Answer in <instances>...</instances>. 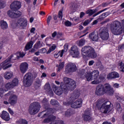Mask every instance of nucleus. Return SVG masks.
Returning <instances> with one entry per match:
<instances>
[{
    "mask_svg": "<svg viewBox=\"0 0 124 124\" xmlns=\"http://www.w3.org/2000/svg\"><path fill=\"white\" fill-rule=\"evenodd\" d=\"M50 104H51V105H58L59 102L55 99H51L50 101Z\"/></svg>",
    "mask_w": 124,
    "mask_h": 124,
    "instance_id": "45",
    "label": "nucleus"
},
{
    "mask_svg": "<svg viewBox=\"0 0 124 124\" xmlns=\"http://www.w3.org/2000/svg\"><path fill=\"white\" fill-rule=\"evenodd\" d=\"M81 53L83 56L89 57L92 59H95L97 57V54L95 53L94 48L90 46H86L82 47Z\"/></svg>",
    "mask_w": 124,
    "mask_h": 124,
    "instance_id": "4",
    "label": "nucleus"
},
{
    "mask_svg": "<svg viewBox=\"0 0 124 124\" xmlns=\"http://www.w3.org/2000/svg\"><path fill=\"white\" fill-rule=\"evenodd\" d=\"M124 45H122V46H119V51H124Z\"/></svg>",
    "mask_w": 124,
    "mask_h": 124,
    "instance_id": "56",
    "label": "nucleus"
},
{
    "mask_svg": "<svg viewBox=\"0 0 124 124\" xmlns=\"http://www.w3.org/2000/svg\"><path fill=\"white\" fill-rule=\"evenodd\" d=\"M17 27L21 29H25L28 26V20L25 18H20L16 23Z\"/></svg>",
    "mask_w": 124,
    "mask_h": 124,
    "instance_id": "13",
    "label": "nucleus"
},
{
    "mask_svg": "<svg viewBox=\"0 0 124 124\" xmlns=\"http://www.w3.org/2000/svg\"><path fill=\"white\" fill-rule=\"evenodd\" d=\"M14 57L13 54H12L9 58H8L6 60L3 62L2 63L0 64V66L4 70L5 69H7V68H9V67H11L12 66V64H9V62L12 61H15L16 60V58H12Z\"/></svg>",
    "mask_w": 124,
    "mask_h": 124,
    "instance_id": "9",
    "label": "nucleus"
},
{
    "mask_svg": "<svg viewBox=\"0 0 124 124\" xmlns=\"http://www.w3.org/2000/svg\"><path fill=\"white\" fill-rule=\"evenodd\" d=\"M44 89L45 90V91H46V92H47V91H49V90H51V86H50L49 84L48 83H46L45 86H44Z\"/></svg>",
    "mask_w": 124,
    "mask_h": 124,
    "instance_id": "41",
    "label": "nucleus"
},
{
    "mask_svg": "<svg viewBox=\"0 0 124 124\" xmlns=\"http://www.w3.org/2000/svg\"><path fill=\"white\" fill-rule=\"evenodd\" d=\"M56 110L55 108H49L46 109V111H43V112H41L39 114H38V117L40 116V115H42V113L44 112H46V113H45L44 115L42 117V118H45L46 116H49V114H54L56 112Z\"/></svg>",
    "mask_w": 124,
    "mask_h": 124,
    "instance_id": "18",
    "label": "nucleus"
},
{
    "mask_svg": "<svg viewBox=\"0 0 124 124\" xmlns=\"http://www.w3.org/2000/svg\"><path fill=\"white\" fill-rule=\"evenodd\" d=\"M96 12H97V9H90L87 10V11H86V13L87 14H88L89 16H92V15H93V14H94V13H96Z\"/></svg>",
    "mask_w": 124,
    "mask_h": 124,
    "instance_id": "32",
    "label": "nucleus"
},
{
    "mask_svg": "<svg viewBox=\"0 0 124 124\" xmlns=\"http://www.w3.org/2000/svg\"><path fill=\"white\" fill-rule=\"evenodd\" d=\"M71 107L72 108H80L82 107V99H78L75 102H71Z\"/></svg>",
    "mask_w": 124,
    "mask_h": 124,
    "instance_id": "16",
    "label": "nucleus"
},
{
    "mask_svg": "<svg viewBox=\"0 0 124 124\" xmlns=\"http://www.w3.org/2000/svg\"><path fill=\"white\" fill-rule=\"evenodd\" d=\"M16 123L19 124H28V121L23 119H19Z\"/></svg>",
    "mask_w": 124,
    "mask_h": 124,
    "instance_id": "37",
    "label": "nucleus"
},
{
    "mask_svg": "<svg viewBox=\"0 0 124 124\" xmlns=\"http://www.w3.org/2000/svg\"><path fill=\"white\" fill-rule=\"evenodd\" d=\"M19 84V79L17 78H14L12 82H8L5 85V88L7 90H10V89H13L14 87L18 86Z\"/></svg>",
    "mask_w": 124,
    "mask_h": 124,
    "instance_id": "12",
    "label": "nucleus"
},
{
    "mask_svg": "<svg viewBox=\"0 0 124 124\" xmlns=\"http://www.w3.org/2000/svg\"><path fill=\"white\" fill-rule=\"evenodd\" d=\"M115 109L116 111L118 112V113H122V111H123V108H122L121 104H120L119 103H116Z\"/></svg>",
    "mask_w": 124,
    "mask_h": 124,
    "instance_id": "31",
    "label": "nucleus"
},
{
    "mask_svg": "<svg viewBox=\"0 0 124 124\" xmlns=\"http://www.w3.org/2000/svg\"><path fill=\"white\" fill-rule=\"evenodd\" d=\"M100 36L103 40H108L109 38L108 29L104 28L100 33Z\"/></svg>",
    "mask_w": 124,
    "mask_h": 124,
    "instance_id": "14",
    "label": "nucleus"
},
{
    "mask_svg": "<svg viewBox=\"0 0 124 124\" xmlns=\"http://www.w3.org/2000/svg\"><path fill=\"white\" fill-rule=\"evenodd\" d=\"M79 96H80V92L78 90H75L73 93L71 94L70 99H71L72 101H73V100L77 99Z\"/></svg>",
    "mask_w": 124,
    "mask_h": 124,
    "instance_id": "24",
    "label": "nucleus"
},
{
    "mask_svg": "<svg viewBox=\"0 0 124 124\" xmlns=\"http://www.w3.org/2000/svg\"><path fill=\"white\" fill-rule=\"evenodd\" d=\"M21 2L18 1H15L11 4V8L12 11H8L7 14L11 18H18L21 15L22 13L18 11V9L21 8Z\"/></svg>",
    "mask_w": 124,
    "mask_h": 124,
    "instance_id": "3",
    "label": "nucleus"
},
{
    "mask_svg": "<svg viewBox=\"0 0 124 124\" xmlns=\"http://www.w3.org/2000/svg\"><path fill=\"white\" fill-rule=\"evenodd\" d=\"M120 86V84H118V83H115L113 84V88H115V89H118L119 88Z\"/></svg>",
    "mask_w": 124,
    "mask_h": 124,
    "instance_id": "59",
    "label": "nucleus"
},
{
    "mask_svg": "<svg viewBox=\"0 0 124 124\" xmlns=\"http://www.w3.org/2000/svg\"><path fill=\"white\" fill-rule=\"evenodd\" d=\"M55 122H56V124H63V121L62 120H57L55 121Z\"/></svg>",
    "mask_w": 124,
    "mask_h": 124,
    "instance_id": "58",
    "label": "nucleus"
},
{
    "mask_svg": "<svg viewBox=\"0 0 124 124\" xmlns=\"http://www.w3.org/2000/svg\"><path fill=\"white\" fill-rule=\"evenodd\" d=\"M0 26L2 30H6V29L8 28L7 23L4 20H1L0 21Z\"/></svg>",
    "mask_w": 124,
    "mask_h": 124,
    "instance_id": "30",
    "label": "nucleus"
},
{
    "mask_svg": "<svg viewBox=\"0 0 124 124\" xmlns=\"http://www.w3.org/2000/svg\"><path fill=\"white\" fill-rule=\"evenodd\" d=\"M85 44V40L81 39L78 44V46H83Z\"/></svg>",
    "mask_w": 124,
    "mask_h": 124,
    "instance_id": "48",
    "label": "nucleus"
},
{
    "mask_svg": "<svg viewBox=\"0 0 124 124\" xmlns=\"http://www.w3.org/2000/svg\"><path fill=\"white\" fill-rule=\"evenodd\" d=\"M8 111H9L10 114H11V115H14V112H13V110H12V109H11V108H8Z\"/></svg>",
    "mask_w": 124,
    "mask_h": 124,
    "instance_id": "62",
    "label": "nucleus"
},
{
    "mask_svg": "<svg viewBox=\"0 0 124 124\" xmlns=\"http://www.w3.org/2000/svg\"><path fill=\"white\" fill-rule=\"evenodd\" d=\"M56 48H57V46H56L55 45H53L49 48V50L47 51V52H46L47 55H48V54H50L51 52L55 51V50H56Z\"/></svg>",
    "mask_w": 124,
    "mask_h": 124,
    "instance_id": "34",
    "label": "nucleus"
},
{
    "mask_svg": "<svg viewBox=\"0 0 124 124\" xmlns=\"http://www.w3.org/2000/svg\"><path fill=\"white\" fill-rule=\"evenodd\" d=\"M78 69L76 64L74 63H69L66 66L65 69V72L66 74L71 73L72 72H75Z\"/></svg>",
    "mask_w": 124,
    "mask_h": 124,
    "instance_id": "11",
    "label": "nucleus"
},
{
    "mask_svg": "<svg viewBox=\"0 0 124 124\" xmlns=\"http://www.w3.org/2000/svg\"><path fill=\"white\" fill-rule=\"evenodd\" d=\"M82 119L85 122H89L92 120V115L89 110H85L84 114L82 115Z\"/></svg>",
    "mask_w": 124,
    "mask_h": 124,
    "instance_id": "17",
    "label": "nucleus"
},
{
    "mask_svg": "<svg viewBox=\"0 0 124 124\" xmlns=\"http://www.w3.org/2000/svg\"><path fill=\"white\" fill-rule=\"evenodd\" d=\"M41 46H42V45H41L40 41H39L34 45V48L35 49H38V48H40Z\"/></svg>",
    "mask_w": 124,
    "mask_h": 124,
    "instance_id": "40",
    "label": "nucleus"
},
{
    "mask_svg": "<svg viewBox=\"0 0 124 124\" xmlns=\"http://www.w3.org/2000/svg\"><path fill=\"white\" fill-rule=\"evenodd\" d=\"M99 70H101V71L104 70V69H105V67L103 65H100L99 66Z\"/></svg>",
    "mask_w": 124,
    "mask_h": 124,
    "instance_id": "57",
    "label": "nucleus"
},
{
    "mask_svg": "<svg viewBox=\"0 0 124 124\" xmlns=\"http://www.w3.org/2000/svg\"><path fill=\"white\" fill-rule=\"evenodd\" d=\"M120 77V75L119 73L116 72H112L109 73L107 76V78L109 80H112V79H116V78H119Z\"/></svg>",
    "mask_w": 124,
    "mask_h": 124,
    "instance_id": "23",
    "label": "nucleus"
},
{
    "mask_svg": "<svg viewBox=\"0 0 124 124\" xmlns=\"http://www.w3.org/2000/svg\"><path fill=\"white\" fill-rule=\"evenodd\" d=\"M64 24L66 27H71V25H72L71 22L69 21H67L65 22Z\"/></svg>",
    "mask_w": 124,
    "mask_h": 124,
    "instance_id": "51",
    "label": "nucleus"
},
{
    "mask_svg": "<svg viewBox=\"0 0 124 124\" xmlns=\"http://www.w3.org/2000/svg\"><path fill=\"white\" fill-rule=\"evenodd\" d=\"M71 101H72V100H71V99H70L69 102H63V105H66V106H68V105H71Z\"/></svg>",
    "mask_w": 124,
    "mask_h": 124,
    "instance_id": "49",
    "label": "nucleus"
},
{
    "mask_svg": "<svg viewBox=\"0 0 124 124\" xmlns=\"http://www.w3.org/2000/svg\"><path fill=\"white\" fill-rule=\"evenodd\" d=\"M40 52L42 53V54H44V53H46V49L43 48L40 50Z\"/></svg>",
    "mask_w": 124,
    "mask_h": 124,
    "instance_id": "63",
    "label": "nucleus"
},
{
    "mask_svg": "<svg viewBox=\"0 0 124 124\" xmlns=\"http://www.w3.org/2000/svg\"><path fill=\"white\" fill-rule=\"evenodd\" d=\"M32 45H33V42L31 41L29 42L25 46V49L28 51V50H30V49H31L32 47Z\"/></svg>",
    "mask_w": 124,
    "mask_h": 124,
    "instance_id": "33",
    "label": "nucleus"
},
{
    "mask_svg": "<svg viewBox=\"0 0 124 124\" xmlns=\"http://www.w3.org/2000/svg\"><path fill=\"white\" fill-rule=\"evenodd\" d=\"M51 20H52V16H49L47 18L46 21L48 26L50 25V21H51Z\"/></svg>",
    "mask_w": 124,
    "mask_h": 124,
    "instance_id": "53",
    "label": "nucleus"
},
{
    "mask_svg": "<svg viewBox=\"0 0 124 124\" xmlns=\"http://www.w3.org/2000/svg\"><path fill=\"white\" fill-rule=\"evenodd\" d=\"M105 10H107V8L104 9L102 10H101V11L98 12L97 13H96V14H95L94 15H93V17H95V16H97V15H99V14H100V13H102V12H104V11H105Z\"/></svg>",
    "mask_w": 124,
    "mask_h": 124,
    "instance_id": "47",
    "label": "nucleus"
},
{
    "mask_svg": "<svg viewBox=\"0 0 124 124\" xmlns=\"http://www.w3.org/2000/svg\"><path fill=\"white\" fill-rule=\"evenodd\" d=\"M108 15H109V12L104 13L99 16V19H103L104 17H107Z\"/></svg>",
    "mask_w": 124,
    "mask_h": 124,
    "instance_id": "43",
    "label": "nucleus"
},
{
    "mask_svg": "<svg viewBox=\"0 0 124 124\" xmlns=\"http://www.w3.org/2000/svg\"><path fill=\"white\" fill-rule=\"evenodd\" d=\"M13 92L12 91H9L8 93L5 94L4 96H11V95H13Z\"/></svg>",
    "mask_w": 124,
    "mask_h": 124,
    "instance_id": "50",
    "label": "nucleus"
},
{
    "mask_svg": "<svg viewBox=\"0 0 124 124\" xmlns=\"http://www.w3.org/2000/svg\"><path fill=\"white\" fill-rule=\"evenodd\" d=\"M96 107L98 108H100V111L104 114H107L111 111V102L110 101L105 102L101 106V101H97Z\"/></svg>",
    "mask_w": 124,
    "mask_h": 124,
    "instance_id": "5",
    "label": "nucleus"
},
{
    "mask_svg": "<svg viewBox=\"0 0 124 124\" xmlns=\"http://www.w3.org/2000/svg\"><path fill=\"white\" fill-rule=\"evenodd\" d=\"M3 84V78L1 76H0V85Z\"/></svg>",
    "mask_w": 124,
    "mask_h": 124,
    "instance_id": "60",
    "label": "nucleus"
},
{
    "mask_svg": "<svg viewBox=\"0 0 124 124\" xmlns=\"http://www.w3.org/2000/svg\"><path fill=\"white\" fill-rule=\"evenodd\" d=\"M46 93L48 95L50 96L51 97L54 96V93H53V91H52V89H49L46 91Z\"/></svg>",
    "mask_w": 124,
    "mask_h": 124,
    "instance_id": "44",
    "label": "nucleus"
},
{
    "mask_svg": "<svg viewBox=\"0 0 124 124\" xmlns=\"http://www.w3.org/2000/svg\"><path fill=\"white\" fill-rule=\"evenodd\" d=\"M41 106L38 102L31 103L29 107L28 112L30 115H35L36 113L39 112Z\"/></svg>",
    "mask_w": 124,
    "mask_h": 124,
    "instance_id": "7",
    "label": "nucleus"
},
{
    "mask_svg": "<svg viewBox=\"0 0 124 124\" xmlns=\"http://www.w3.org/2000/svg\"><path fill=\"white\" fill-rule=\"evenodd\" d=\"M63 82H61L60 87H55L54 93L57 95H61L64 92L65 93H67L69 91H73L76 89V82L69 78L64 77Z\"/></svg>",
    "mask_w": 124,
    "mask_h": 124,
    "instance_id": "2",
    "label": "nucleus"
},
{
    "mask_svg": "<svg viewBox=\"0 0 124 124\" xmlns=\"http://www.w3.org/2000/svg\"><path fill=\"white\" fill-rule=\"evenodd\" d=\"M58 18H59L60 20H62V12L59 11L58 13Z\"/></svg>",
    "mask_w": 124,
    "mask_h": 124,
    "instance_id": "54",
    "label": "nucleus"
},
{
    "mask_svg": "<svg viewBox=\"0 0 124 124\" xmlns=\"http://www.w3.org/2000/svg\"><path fill=\"white\" fill-rule=\"evenodd\" d=\"M103 87L105 93H107L108 95H113L114 94V93H115L114 88L109 83L105 84L103 85Z\"/></svg>",
    "mask_w": 124,
    "mask_h": 124,
    "instance_id": "10",
    "label": "nucleus"
},
{
    "mask_svg": "<svg viewBox=\"0 0 124 124\" xmlns=\"http://www.w3.org/2000/svg\"><path fill=\"white\" fill-rule=\"evenodd\" d=\"M6 6V3L4 1L0 0V9H2Z\"/></svg>",
    "mask_w": 124,
    "mask_h": 124,
    "instance_id": "38",
    "label": "nucleus"
},
{
    "mask_svg": "<svg viewBox=\"0 0 124 124\" xmlns=\"http://www.w3.org/2000/svg\"><path fill=\"white\" fill-rule=\"evenodd\" d=\"M46 117H48L47 118L45 119L43 121V123L45 124H48L50 123V122H52V121H55L56 120V116L53 115H49L48 116H46L45 118H46Z\"/></svg>",
    "mask_w": 124,
    "mask_h": 124,
    "instance_id": "25",
    "label": "nucleus"
},
{
    "mask_svg": "<svg viewBox=\"0 0 124 124\" xmlns=\"http://www.w3.org/2000/svg\"><path fill=\"white\" fill-rule=\"evenodd\" d=\"M111 32L115 35H120L123 33V27L121 25V22L118 20L113 22L112 26L110 28Z\"/></svg>",
    "mask_w": 124,
    "mask_h": 124,
    "instance_id": "6",
    "label": "nucleus"
},
{
    "mask_svg": "<svg viewBox=\"0 0 124 124\" xmlns=\"http://www.w3.org/2000/svg\"><path fill=\"white\" fill-rule=\"evenodd\" d=\"M89 38L93 41H97L98 40V33L92 32L89 34Z\"/></svg>",
    "mask_w": 124,
    "mask_h": 124,
    "instance_id": "26",
    "label": "nucleus"
},
{
    "mask_svg": "<svg viewBox=\"0 0 124 124\" xmlns=\"http://www.w3.org/2000/svg\"><path fill=\"white\" fill-rule=\"evenodd\" d=\"M8 102L12 106L15 105L17 103V96L14 94L11 95L8 99Z\"/></svg>",
    "mask_w": 124,
    "mask_h": 124,
    "instance_id": "21",
    "label": "nucleus"
},
{
    "mask_svg": "<svg viewBox=\"0 0 124 124\" xmlns=\"http://www.w3.org/2000/svg\"><path fill=\"white\" fill-rule=\"evenodd\" d=\"M67 49H68V45H65L64 46V49H62L61 51V58L62 57V56H63V53H64V52H65L67 51Z\"/></svg>",
    "mask_w": 124,
    "mask_h": 124,
    "instance_id": "35",
    "label": "nucleus"
},
{
    "mask_svg": "<svg viewBox=\"0 0 124 124\" xmlns=\"http://www.w3.org/2000/svg\"><path fill=\"white\" fill-rule=\"evenodd\" d=\"M116 98L118 100V101H119V102H123V101H124L123 97H121L120 96H117Z\"/></svg>",
    "mask_w": 124,
    "mask_h": 124,
    "instance_id": "55",
    "label": "nucleus"
},
{
    "mask_svg": "<svg viewBox=\"0 0 124 124\" xmlns=\"http://www.w3.org/2000/svg\"><path fill=\"white\" fill-rule=\"evenodd\" d=\"M85 13L82 12L80 13V18H83L84 16H85Z\"/></svg>",
    "mask_w": 124,
    "mask_h": 124,
    "instance_id": "61",
    "label": "nucleus"
},
{
    "mask_svg": "<svg viewBox=\"0 0 124 124\" xmlns=\"http://www.w3.org/2000/svg\"><path fill=\"white\" fill-rule=\"evenodd\" d=\"M61 55H62V51H60L58 53L54 54V57L56 59H58L60 56L61 57Z\"/></svg>",
    "mask_w": 124,
    "mask_h": 124,
    "instance_id": "52",
    "label": "nucleus"
},
{
    "mask_svg": "<svg viewBox=\"0 0 124 124\" xmlns=\"http://www.w3.org/2000/svg\"><path fill=\"white\" fill-rule=\"evenodd\" d=\"M96 94L97 95H102L104 94V91L103 89V85L99 84L96 87Z\"/></svg>",
    "mask_w": 124,
    "mask_h": 124,
    "instance_id": "19",
    "label": "nucleus"
},
{
    "mask_svg": "<svg viewBox=\"0 0 124 124\" xmlns=\"http://www.w3.org/2000/svg\"><path fill=\"white\" fill-rule=\"evenodd\" d=\"M70 54L74 58H78L79 57L80 53L77 46H73L71 47Z\"/></svg>",
    "mask_w": 124,
    "mask_h": 124,
    "instance_id": "15",
    "label": "nucleus"
},
{
    "mask_svg": "<svg viewBox=\"0 0 124 124\" xmlns=\"http://www.w3.org/2000/svg\"><path fill=\"white\" fill-rule=\"evenodd\" d=\"M17 57H18V58H23V57H25V54L23 52H17L16 53Z\"/></svg>",
    "mask_w": 124,
    "mask_h": 124,
    "instance_id": "46",
    "label": "nucleus"
},
{
    "mask_svg": "<svg viewBox=\"0 0 124 124\" xmlns=\"http://www.w3.org/2000/svg\"><path fill=\"white\" fill-rule=\"evenodd\" d=\"M57 67L58 68V71H60L61 69H62L64 67V62H60L59 65H57Z\"/></svg>",
    "mask_w": 124,
    "mask_h": 124,
    "instance_id": "36",
    "label": "nucleus"
},
{
    "mask_svg": "<svg viewBox=\"0 0 124 124\" xmlns=\"http://www.w3.org/2000/svg\"><path fill=\"white\" fill-rule=\"evenodd\" d=\"M78 75L82 79L86 78L87 81H91L93 79L94 80L91 82L92 85H98L105 81V77L102 75L99 76V71L97 70H94L90 74L88 73V70L82 69L79 71Z\"/></svg>",
    "mask_w": 124,
    "mask_h": 124,
    "instance_id": "1",
    "label": "nucleus"
},
{
    "mask_svg": "<svg viewBox=\"0 0 124 124\" xmlns=\"http://www.w3.org/2000/svg\"><path fill=\"white\" fill-rule=\"evenodd\" d=\"M13 77V73L10 72H6L4 74V78L6 80H10Z\"/></svg>",
    "mask_w": 124,
    "mask_h": 124,
    "instance_id": "28",
    "label": "nucleus"
},
{
    "mask_svg": "<svg viewBox=\"0 0 124 124\" xmlns=\"http://www.w3.org/2000/svg\"><path fill=\"white\" fill-rule=\"evenodd\" d=\"M76 8H77V4L76 3L72 2L70 6V9L72 13H74V12L76 11Z\"/></svg>",
    "mask_w": 124,
    "mask_h": 124,
    "instance_id": "29",
    "label": "nucleus"
},
{
    "mask_svg": "<svg viewBox=\"0 0 124 124\" xmlns=\"http://www.w3.org/2000/svg\"><path fill=\"white\" fill-rule=\"evenodd\" d=\"M73 114V111L71 109H69L65 112V116L67 117H69V116H71Z\"/></svg>",
    "mask_w": 124,
    "mask_h": 124,
    "instance_id": "39",
    "label": "nucleus"
},
{
    "mask_svg": "<svg viewBox=\"0 0 124 124\" xmlns=\"http://www.w3.org/2000/svg\"><path fill=\"white\" fill-rule=\"evenodd\" d=\"M94 63V61H91L89 62V65H93Z\"/></svg>",
    "mask_w": 124,
    "mask_h": 124,
    "instance_id": "64",
    "label": "nucleus"
},
{
    "mask_svg": "<svg viewBox=\"0 0 124 124\" xmlns=\"http://www.w3.org/2000/svg\"><path fill=\"white\" fill-rule=\"evenodd\" d=\"M0 117L2 120H4V121H5L6 122H8L10 120L9 113L6 111H3L1 114L0 115Z\"/></svg>",
    "mask_w": 124,
    "mask_h": 124,
    "instance_id": "22",
    "label": "nucleus"
},
{
    "mask_svg": "<svg viewBox=\"0 0 124 124\" xmlns=\"http://www.w3.org/2000/svg\"><path fill=\"white\" fill-rule=\"evenodd\" d=\"M41 83H42V80L41 79H39V78H36L34 87L36 90H38V89H39L40 87H41Z\"/></svg>",
    "mask_w": 124,
    "mask_h": 124,
    "instance_id": "27",
    "label": "nucleus"
},
{
    "mask_svg": "<svg viewBox=\"0 0 124 124\" xmlns=\"http://www.w3.org/2000/svg\"><path fill=\"white\" fill-rule=\"evenodd\" d=\"M92 20H93L92 18H89V19H87L84 21V22L83 24V26H88L90 23L92 21Z\"/></svg>",
    "mask_w": 124,
    "mask_h": 124,
    "instance_id": "42",
    "label": "nucleus"
},
{
    "mask_svg": "<svg viewBox=\"0 0 124 124\" xmlns=\"http://www.w3.org/2000/svg\"><path fill=\"white\" fill-rule=\"evenodd\" d=\"M32 74L27 73L23 77V84L24 87H31L32 84Z\"/></svg>",
    "mask_w": 124,
    "mask_h": 124,
    "instance_id": "8",
    "label": "nucleus"
},
{
    "mask_svg": "<svg viewBox=\"0 0 124 124\" xmlns=\"http://www.w3.org/2000/svg\"><path fill=\"white\" fill-rule=\"evenodd\" d=\"M29 68V64L28 63L24 62L22 63L20 65V70L21 73H26L28 71Z\"/></svg>",
    "mask_w": 124,
    "mask_h": 124,
    "instance_id": "20",
    "label": "nucleus"
}]
</instances>
